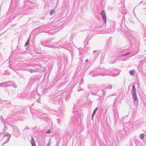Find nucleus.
Wrapping results in <instances>:
<instances>
[{
  "mask_svg": "<svg viewBox=\"0 0 146 146\" xmlns=\"http://www.w3.org/2000/svg\"><path fill=\"white\" fill-rule=\"evenodd\" d=\"M102 17L105 22V23H106V16L105 14V13L104 12V10H103L101 12V13Z\"/></svg>",
  "mask_w": 146,
  "mask_h": 146,
  "instance_id": "1",
  "label": "nucleus"
},
{
  "mask_svg": "<svg viewBox=\"0 0 146 146\" xmlns=\"http://www.w3.org/2000/svg\"><path fill=\"white\" fill-rule=\"evenodd\" d=\"M132 94H136V90L135 88V86L134 85H133L132 90Z\"/></svg>",
  "mask_w": 146,
  "mask_h": 146,
  "instance_id": "2",
  "label": "nucleus"
},
{
  "mask_svg": "<svg viewBox=\"0 0 146 146\" xmlns=\"http://www.w3.org/2000/svg\"><path fill=\"white\" fill-rule=\"evenodd\" d=\"M31 143L32 146H36L34 139L33 137L31 138Z\"/></svg>",
  "mask_w": 146,
  "mask_h": 146,
  "instance_id": "3",
  "label": "nucleus"
},
{
  "mask_svg": "<svg viewBox=\"0 0 146 146\" xmlns=\"http://www.w3.org/2000/svg\"><path fill=\"white\" fill-rule=\"evenodd\" d=\"M133 97L135 101H136L137 100V97L136 94H132Z\"/></svg>",
  "mask_w": 146,
  "mask_h": 146,
  "instance_id": "4",
  "label": "nucleus"
},
{
  "mask_svg": "<svg viewBox=\"0 0 146 146\" xmlns=\"http://www.w3.org/2000/svg\"><path fill=\"white\" fill-rule=\"evenodd\" d=\"M98 110V108H97L94 111L93 113V114H92V119H93V117L94 116V115L96 113V111H97Z\"/></svg>",
  "mask_w": 146,
  "mask_h": 146,
  "instance_id": "5",
  "label": "nucleus"
},
{
  "mask_svg": "<svg viewBox=\"0 0 146 146\" xmlns=\"http://www.w3.org/2000/svg\"><path fill=\"white\" fill-rule=\"evenodd\" d=\"M140 138L141 139H143L144 137V134L143 133L141 134L140 135Z\"/></svg>",
  "mask_w": 146,
  "mask_h": 146,
  "instance_id": "6",
  "label": "nucleus"
},
{
  "mask_svg": "<svg viewBox=\"0 0 146 146\" xmlns=\"http://www.w3.org/2000/svg\"><path fill=\"white\" fill-rule=\"evenodd\" d=\"M130 74L131 75H133L134 73V71L133 70H131L129 72Z\"/></svg>",
  "mask_w": 146,
  "mask_h": 146,
  "instance_id": "7",
  "label": "nucleus"
},
{
  "mask_svg": "<svg viewBox=\"0 0 146 146\" xmlns=\"http://www.w3.org/2000/svg\"><path fill=\"white\" fill-rule=\"evenodd\" d=\"M54 13V10H52L51 11L50 13V15H52Z\"/></svg>",
  "mask_w": 146,
  "mask_h": 146,
  "instance_id": "8",
  "label": "nucleus"
},
{
  "mask_svg": "<svg viewBox=\"0 0 146 146\" xmlns=\"http://www.w3.org/2000/svg\"><path fill=\"white\" fill-rule=\"evenodd\" d=\"M51 132V131H50V130H48V131L46 132V134H48V133H50Z\"/></svg>",
  "mask_w": 146,
  "mask_h": 146,
  "instance_id": "9",
  "label": "nucleus"
},
{
  "mask_svg": "<svg viewBox=\"0 0 146 146\" xmlns=\"http://www.w3.org/2000/svg\"><path fill=\"white\" fill-rule=\"evenodd\" d=\"M129 54V53H126V54H123L122 55L123 56H126L128 54Z\"/></svg>",
  "mask_w": 146,
  "mask_h": 146,
  "instance_id": "10",
  "label": "nucleus"
},
{
  "mask_svg": "<svg viewBox=\"0 0 146 146\" xmlns=\"http://www.w3.org/2000/svg\"><path fill=\"white\" fill-rule=\"evenodd\" d=\"M27 42H26V43L25 44V46H27Z\"/></svg>",
  "mask_w": 146,
  "mask_h": 146,
  "instance_id": "11",
  "label": "nucleus"
},
{
  "mask_svg": "<svg viewBox=\"0 0 146 146\" xmlns=\"http://www.w3.org/2000/svg\"><path fill=\"white\" fill-rule=\"evenodd\" d=\"M86 62L88 61V60H86Z\"/></svg>",
  "mask_w": 146,
  "mask_h": 146,
  "instance_id": "12",
  "label": "nucleus"
},
{
  "mask_svg": "<svg viewBox=\"0 0 146 146\" xmlns=\"http://www.w3.org/2000/svg\"><path fill=\"white\" fill-rule=\"evenodd\" d=\"M48 143H49V142H48Z\"/></svg>",
  "mask_w": 146,
  "mask_h": 146,
  "instance_id": "13",
  "label": "nucleus"
}]
</instances>
